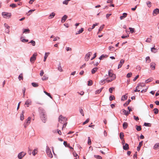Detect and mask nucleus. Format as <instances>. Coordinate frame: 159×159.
<instances>
[{"mask_svg": "<svg viewBox=\"0 0 159 159\" xmlns=\"http://www.w3.org/2000/svg\"><path fill=\"white\" fill-rule=\"evenodd\" d=\"M93 84L92 81V80H89L88 81V85L91 86Z\"/></svg>", "mask_w": 159, "mask_h": 159, "instance_id": "nucleus-53", "label": "nucleus"}, {"mask_svg": "<svg viewBox=\"0 0 159 159\" xmlns=\"http://www.w3.org/2000/svg\"><path fill=\"white\" fill-rule=\"evenodd\" d=\"M108 77L112 78V80H115L116 78L115 75L113 73L112 71L111 70L108 71Z\"/></svg>", "mask_w": 159, "mask_h": 159, "instance_id": "nucleus-2", "label": "nucleus"}, {"mask_svg": "<svg viewBox=\"0 0 159 159\" xmlns=\"http://www.w3.org/2000/svg\"><path fill=\"white\" fill-rule=\"evenodd\" d=\"M103 88H101L100 89H99L96 91L95 92V93L96 94H98L99 93L102 91Z\"/></svg>", "mask_w": 159, "mask_h": 159, "instance_id": "nucleus-29", "label": "nucleus"}, {"mask_svg": "<svg viewBox=\"0 0 159 159\" xmlns=\"http://www.w3.org/2000/svg\"><path fill=\"white\" fill-rule=\"evenodd\" d=\"M66 49L67 51L72 50V49L69 47H66Z\"/></svg>", "mask_w": 159, "mask_h": 159, "instance_id": "nucleus-61", "label": "nucleus"}, {"mask_svg": "<svg viewBox=\"0 0 159 159\" xmlns=\"http://www.w3.org/2000/svg\"><path fill=\"white\" fill-rule=\"evenodd\" d=\"M89 119H87L83 123V125H85L88 123L89 121Z\"/></svg>", "mask_w": 159, "mask_h": 159, "instance_id": "nucleus-57", "label": "nucleus"}, {"mask_svg": "<svg viewBox=\"0 0 159 159\" xmlns=\"http://www.w3.org/2000/svg\"><path fill=\"white\" fill-rule=\"evenodd\" d=\"M4 25L5 27H6L7 29V30H6V31L7 32H9V30L8 29H9L10 27L8 26V25L6 24H5Z\"/></svg>", "mask_w": 159, "mask_h": 159, "instance_id": "nucleus-32", "label": "nucleus"}, {"mask_svg": "<svg viewBox=\"0 0 159 159\" xmlns=\"http://www.w3.org/2000/svg\"><path fill=\"white\" fill-rule=\"evenodd\" d=\"M155 45L154 47L151 48V51L152 52L156 53L157 52V49L155 48Z\"/></svg>", "mask_w": 159, "mask_h": 159, "instance_id": "nucleus-19", "label": "nucleus"}, {"mask_svg": "<svg viewBox=\"0 0 159 159\" xmlns=\"http://www.w3.org/2000/svg\"><path fill=\"white\" fill-rule=\"evenodd\" d=\"M98 68L97 67L94 68L91 70V72L92 74L95 73L97 70Z\"/></svg>", "mask_w": 159, "mask_h": 159, "instance_id": "nucleus-24", "label": "nucleus"}, {"mask_svg": "<svg viewBox=\"0 0 159 159\" xmlns=\"http://www.w3.org/2000/svg\"><path fill=\"white\" fill-rule=\"evenodd\" d=\"M125 62V60L123 59H121L118 65V68L119 69L122 66V65L123 64V63H124Z\"/></svg>", "mask_w": 159, "mask_h": 159, "instance_id": "nucleus-11", "label": "nucleus"}, {"mask_svg": "<svg viewBox=\"0 0 159 159\" xmlns=\"http://www.w3.org/2000/svg\"><path fill=\"white\" fill-rule=\"evenodd\" d=\"M114 89V88H113V87L110 88H109V91L110 93H112L113 89Z\"/></svg>", "mask_w": 159, "mask_h": 159, "instance_id": "nucleus-54", "label": "nucleus"}, {"mask_svg": "<svg viewBox=\"0 0 159 159\" xmlns=\"http://www.w3.org/2000/svg\"><path fill=\"white\" fill-rule=\"evenodd\" d=\"M37 151V149H35L34 150L33 152H32V154L34 156L37 153V152H36V151Z\"/></svg>", "mask_w": 159, "mask_h": 159, "instance_id": "nucleus-47", "label": "nucleus"}, {"mask_svg": "<svg viewBox=\"0 0 159 159\" xmlns=\"http://www.w3.org/2000/svg\"><path fill=\"white\" fill-rule=\"evenodd\" d=\"M80 113L83 116H84V114L83 110L82 109H80L79 110Z\"/></svg>", "mask_w": 159, "mask_h": 159, "instance_id": "nucleus-36", "label": "nucleus"}, {"mask_svg": "<svg viewBox=\"0 0 159 159\" xmlns=\"http://www.w3.org/2000/svg\"><path fill=\"white\" fill-rule=\"evenodd\" d=\"M158 148H159V143H157L154 146V149L156 150Z\"/></svg>", "mask_w": 159, "mask_h": 159, "instance_id": "nucleus-21", "label": "nucleus"}, {"mask_svg": "<svg viewBox=\"0 0 159 159\" xmlns=\"http://www.w3.org/2000/svg\"><path fill=\"white\" fill-rule=\"evenodd\" d=\"M104 25H103L101 26V27H100V28L99 29V30H98V33L100 31H102V30L104 28Z\"/></svg>", "mask_w": 159, "mask_h": 159, "instance_id": "nucleus-33", "label": "nucleus"}, {"mask_svg": "<svg viewBox=\"0 0 159 159\" xmlns=\"http://www.w3.org/2000/svg\"><path fill=\"white\" fill-rule=\"evenodd\" d=\"M30 43H32V45L33 46H34L35 45V42L34 40H31L30 42Z\"/></svg>", "mask_w": 159, "mask_h": 159, "instance_id": "nucleus-56", "label": "nucleus"}, {"mask_svg": "<svg viewBox=\"0 0 159 159\" xmlns=\"http://www.w3.org/2000/svg\"><path fill=\"white\" fill-rule=\"evenodd\" d=\"M98 25V23H96L95 24H93V25L92 26L91 29H93L95 26Z\"/></svg>", "mask_w": 159, "mask_h": 159, "instance_id": "nucleus-51", "label": "nucleus"}, {"mask_svg": "<svg viewBox=\"0 0 159 159\" xmlns=\"http://www.w3.org/2000/svg\"><path fill=\"white\" fill-rule=\"evenodd\" d=\"M88 143L89 145H90L91 144V140L89 137H88Z\"/></svg>", "mask_w": 159, "mask_h": 159, "instance_id": "nucleus-46", "label": "nucleus"}, {"mask_svg": "<svg viewBox=\"0 0 159 159\" xmlns=\"http://www.w3.org/2000/svg\"><path fill=\"white\" fill-rule=\"evenodd\" d=\"M24 111H22L21 113V114L20 116V119L22 121L23 120L24 118Z\"/></svg>", "mask_w": 159, "mask_h": 159, "instance_id": "nucleus-17", "label": "nucleus"}, {"mask_svg": "<svg viewBox=\"0 0 159 159\" xmlns=\"http://www.w3.org/2000/svg\"><path fill=\"white\" fill-rule=\"evenodd\" d=\"M41 117L43 121L45 123L46 119V115H45V113L44 112H43L41 114Z\"/></svg>", "mask_w": 159, "mask_h": 159, "instance_id": "nucleus-4", "label": "nucleus"}, {"mask_svg": "<svg viewBox=\"0 0 159 159\" xmlns=\"http://www.w3.org/2000/svg\"><path fill=\"white\" fill-rule=\"evenodd\" d=\"M67 18V16L66 15H64L61 18V22L62 23H64L65 21Z\"/></svg>", "mask_w": 159, "mask_h": 159, "instance_id": "nucleus-14", "label": "nucleus"}, {"mask_svg": "<svg viewBox=\"0 0 159 159\" xmlns=\"http://www.w3.org/2000/svg\"><path fill=\"white\" fill-rule=\"evenodd\" d=\"M128 126V123L126 122H124L123 125V126L124 129H125L127 128Z\"/></svg>", "mask_w": 159, "mask_h": 159, "instance_id": "nucleus-25", "label": "nucleus"}, {"mask_svg": "<svg viewBox=\"0 0 159 159\" xmlns=\"http://www.w3.org/2000/svg\"><path fill=\"white\" fill-rule=\"evenodd\" d=\"M146 61L148 63H149L151 61V60L149 57H147L146 58Z\"/></svg>", "mask_w": 159, "mask_h": 159, "instance_id": "nucleus-35", "label": "nucleus"}, {"mask_svg": "<svg viewBox=\"0 0 159 159\" xmlns=\"http://www.w3.org/2000/svg\"><path fill=\"white\" fill-rule=\"evenodd\" d=\"M31 100L30 99H28L25 102V104L26 105H31ZM28 107H29V106H27Z\"/></svg>", "mask_w": 159, "mask_h": 159, "instance_id": "nucleus-15", "label": "nucleus"}, {"mask_svg": "<svg viewBox=\"0 0 159 159\" xmlns=\"http://www.w3.org/2000/svg\"><path fill=\"white\" fill-rule=\"evenodd\" d=\"M114 48L112 46H110L109 47V49L111 51H113L114 50Z\"/></svg>", "mask_w": 159, "mask_h": 159, "instance_id": "nucleus-48", "label": "nucleus"}, {"mask_svg": "<svg viewBox=\"0 0 159 159\" xmlns=\"http://www.w3.org/2000/svg\"><path fill=\"white\" fill-rule=\"evenodd\" d=\"M139 77V75H137V76H136L135 78L133 80L134 81H135Z\"/></svg>", "mask_w": 159, "mask_h": 159, "instance_id": "nucleus-64", "label": "nucleus"}, {"mask_svg": "<svg viewBox=\"0 0 159 159\" xmlns=\"http://www.w3.org/2000/svg\"><path fill=\"white\" fill-rule=\"evenodd\" d=\"M31 117H28L27 119L26 120V122L24 123V126L25 128H26L30 123L31 120Z\"/></svg>", "mask_w": 159, "mask_h": 159, "instance_id": "nucleus-6", "label": "nucleus"}, {"mask_svg": "<svg viewBox=\"0 0 159 159\" xmlns=\"http://www.w3.org/2000/svg\"><path fill=\"white\" fill-rule=\"evenodd\" d=\"M159 12V10L157 8H156L154 10L153 15V16H155Z\"/></svg>", "mask_w": 159, "mask_h": 159, "instance_id": "nucleus-12", "label": "nucleus"}, {"mask_svg": "<svg viewBox=\"0 0 159 159\" xmlns=\"http://www.w3.org/2000/svg\"><path fill=\"white\" fill-rule=\"evenodd\" d=\"M105 77L106 78L105 81L107 83L110 82L114 80H112V78H109V77H108V76L107 75L106 76H105Z\"/></svg>", "mask_w": 159, "mask_h": 159, "instance_id": "nucleus-10", "label": "nucleus"}, {"mask_svg": "<svg viewBox=\"0 0 159 159\" xmlns=\"http://www.w3.org/2000/svg\"><path fill=\"white\" fill-rule=\"evenodd\" d=\"M132 75V73H128L127 74V77H128V78H129V77H130L131 75Z\"/></svg>", "mask_w": 159, "mask_h": 159, "instance_id": "nucleus-55", "label": "nucleus"}, {"mask_svg": "<svg viewBox=\"0 0 159 159\" xmlns=\"http://www.w3.org/2000/svg\"><path fill=\"white\" fill-rule=\"evenodd\" d=\"M32 85L33 87H37L38 86V84L36 83H32Z\"/></svg>", "mask_w": 159, "mask_h": 159, "instance_id": "nucleus-41", "label": "nucleus"}, {"mask_svg": "<svg viewBox=\"0 0 159 159\" xmlns=\"http://www.w3.org/2000/svg\"><path fill=\"white\" fill-rule=\"evenodd\" d=\"M127 14L126 13H124L123 14L122 16H120V18L121 20L123 19L124 18L126 17L127 16Z\"/></svg>", "mask_w": 159, "mask_h": 159, "instance_id": "nucleus-18", "label": "nucleus"}, {"mask_svg": "<svg viewBox=\"0 0 159 159\" xmlns=\"http://www.w3.org/2000/svg\"><path fill=\"white\" fill-rule=\"evenodd\" d=\"M84 29L83 28H81L80 30H79L76 33V34H79L81 33H82L84 31Z\"/></svg>", "mask_w": 159, "mask_h": 159, "instance_id": "nucleus-23", "label": "nucleus"}, {"mask_svg": "<svg viewBox=\"0 0 159 159\" xmlns=\"http://www.w3.org/2000/svg\"><path fill=\"white\" fill-rule=\"evenodd\" d=\"M26 153L22 152L19 153L18 155V157L19 159H22L25 155Z\"/></svg>", "mask_w": 159, "mask_h": 159, "instance_id": "nucleus-8", "label": "nucleus"}, {"mask_svg": "<svg viewBox=\"0 0 159 159\" xmlns=\"http://www.w3.org/2000/svg\"><path fill=\"white\" fill-rule=\"evenodd\" d=\"M10 7H11L12 8H14L16 7V4L12 3L10 5Z\"/></svg>", "mask_w": 159, "mask_h": 159, "instance_id": "nucleus-45", "label": "nucleus"}, {"mask_svg": "<svg viewBox=\"0 0 159 159\" xmlns=\"http://www.w3.org/2000/svg\"><path fill=\"white\" fill-rule=\"evenodd\" d=\"M131 102V100L130 99H129V100L127 101V102H125L124 104V106H127L129 104V102Z\"/></svg>", "mask_w": 159, "mask_h": 159, "instance_id": "nucleus-37", "label": "nucleus"}, {"mask_svg": "<svg viewBox=\"0 0 159 159\" xmlns=\"http://www.w3.org/2000/svg\"><path fill=\"white\" fill-rule=\"evenodd\" d=\"M129 30L130 32L132 33L134 32V28L129 27Z\"/></svg>", "mask_w": 159, "mask_h": 159, "instance_id": "nucleus-38", "label": "nucleus"}, {"mask_svg": "<svg viewBox=\"0 0 159 159\" xmlns=\"http://www.w3.org/2000/svg\"><path fill=\"white\" fill-rule=\"evenodd\" d=\"M105 57V56L104 55H102L99 58V59L101 60L102 59V58H104Z\"/></svg>", "mask_w": 159, "mask_h": 159, "instance_id": "nucleus-63", "label": "nucleus"}, {"mask_svg": "<svg viewBox=\"0 0 159 159\" xmlns=\"http://www.w3.org/2000/svg\"><path fill=\"white\" fill-rule=\"evenodd\" d=\"M155 65L156 64L155 63L153 62L151 63L150 65L151 68L153 70H154L155 68Z\"/></svg>", "mask_w": 159, "mask_h": 159, "instance_id": "nucleus-16", "label": "nucleus"}, {"mask_svg": "<svg viewBox=\"0 0 159 159\" xmlns=\"http://www.w3.org/2000/svg\"><path fill=\"white\" fill-rule=\"evenodd\" d=\"M58 70L60 72H62L63 71L61 67V66H60V64L59 66L58 67Z\"/></svg>", "mask_w": 159, "mask_h": 159, "instance_id": "nucleus-42", "label": "nucleus"}, {"mask_svg": "<svg viewBox=\"0 0 159 159\" xmlns=\"http://www.w3.org/2000/svg\"><path fill=\"white\" fill-rule=\"evenodd\" d=\"M64 145L68 147L69 146L67 142L66 141H64L63 143Z\"/></svg>", "mask_w": 159, "mask_h": 159, "instance_id": "nucleus-58", "label": "nucleus"}, {"mask_svg": "<svg viewBox=\"0 0 159 159\" xmlns=\"http://www.w3.org/2000/svg\"><path fill=\"white\" fill-rule=\"evenodd\" d=\"M2 15L3 16V17L5 18H9L11 15V13L5 12H2Z\"/></svg>", "mask_w": 159, "mask_h": 159, "instance_id": "nucleus-5", "label": "nucleus"}, {"mask_svg": "<svg viewBox=\"0 0 159 159\" xmlns=\"http://www.w3.org/2000/svg\"><path fill=\"white\" fill-rule=\"evenodd\" d=\"M152 41V39H151L150 38H148L147 39L146 41L148 43H150Z\"/></svg>", "mask_w": 159, "mask_h": 159, "instance_id": "nucleus-59", "label": "nucleus"}, {"mask_svg": "<svg viewBox=\"0 0 159 159\" xmlns=\"http://www.w3.org/2000/svg\"><path fill=\"white\" fill-rule=\"evenodd\" d=\"M114 96H110L109 97V99L110 101H111L112 100L114 99Z\"/></svg>", "mask_w": 159, "mask_h": 159, "instance_id": "nucleus-60", "label": "nucleus"}, {"mask_svg": "<svg viewBox=\"0 0 159 159\" xmlns=\"http://www.w3.org/2000/svg\"><path fill=\"white\" fill-rule=\"evenodd\" d=\"M127 98V96L126 95H125L122 97L121 100L122 101H124V100H126Z\"/></svg>", "mask_w": 159, "mask_h": 159, "instance_id": "nucleus-22", "label": "nucleus"}, {"mask_svg": "<svg viewBox=\"0 0 159 159\" xmlns=\"http://www.w3.org/2000/svg\"><path fill=\"white\" fill-rule=\"evenodd\" d=\"M147 4L148 7H150L151 6V3L150 1H148L147 2Z\"/></svg>", "mask_w": 159, "mask_h": 159, "instance_id": "nucleus-40", "label": "nucleus"}, {"mask_svg": "<svg viewBox=\"0 0 159 159\" xmlns=\"http://www.w3.org/2000/svg\"><path fill=\"white\" fill-rule=\"evenodd\" d=\"M92 54V52H89L88 53H87L85 55V60L86 61H88L89 60V59L90 58V56Z\"/></svg>", "mask_w": 159, "mask_h": 159, "instance_id": "nucleus-9", "label": "nucleus"}, {"mask_svg": "<svg viewBox=\"0 0 159 159\" xmlns=\"http://www.w3.org/2000/svg\"><path fill=\"white\" fill-rule=\"evenodd\" d=\"M144 125L146 126L150 127V126H151V124L150 123H144Z\"/></svg>", "mask_w": 159, "mask_h": 159, "instance_id": "nucleus-49", "label": "nucleus"}, {"mask_svg": "<svg viewBox=\"0 0 159 159\" xmlns=\"http://www.w3.org/2000/svg\"><path fill=\"white\" fill-rule=\"evenodd\" d=\"M55 14L54 12H52L51 14L49 16V19H52L55 16Z\"/></svg>", "mask_w": 159, "mask_h": 159, "instance_id": "nucleus-26", "label": "nucleus"}, {"mask_svg": "<svg viewBox=\"0 0 159 159\" xmlns=\"http://www.w3.org/2000/svg\"><path fill=\"white\" fill-rule=\"evenodd\" d=\"M46 152L48 157L50 158H52L53 157L52 155L51 152V150L49 147H47Z\"/></svg>", "mask_w": 159, "mask_h": 159, "instance_id": "nucleus-1", "label": "nucleus"}, {"mask_svg": "<svg viewBox=\"0 0 159 159\" xmlns=\"http://www.w3.org/2000/svg\"><path fill=\"white\" fill-rule=\"evenodd\" d=\"M143 141H141V142H140L139 143V146H138V147L137 148V151H139L141 147V146L143 145Z\"/></svg>", "mask_w": 159, "mask_h": 159, "instance_id": "nucleus-20", "label": "nucleus"}, {"mask_svg": "<svg viewBox=\"0 0 159 159\" xmlns=\"http://www.w3.org/2000/svg\"><path fill=\"white\" fill-rule=\"evenodd\" d=\"M23 74L22 73H21L18 77V79L20 80H21L23 79V77L22 76Z\"/></svg>", "mask_w": 159, "mask_h": 159, "instance_id": "nucleus-34", "label": "nucleus"}, {"mask_svg": "<svg viewBox=\"0 0 159 159\" xmlns=\"http://www.w3.org/2000/svg\"><path fill=\"white\" fill-rule=\"evenodd\" d=\"M153 111H154V113L155 114H157L158 112V110L157 108H155L153 109Z\"/></svg>", "mask_w": 159, "mask_h": 159, "instance_id": "nucleus-44", "label": "nucleus"}, {"mask_svg": "<svg viewBox=\"0 0 159 159\" xmlns=\"http://www.w3.org/2000/svg\"><path fill=\"white\" fill-rule=\"evenodd\" d=\"M152 79L150 78V79H149L146 80V81H145V83H148L149 82H151L152 81Z\"/></svg>", "mask_w": 159, "mask_h": 159, "instance_id": "nucleus-52", "label": "nucleus"}, {"mask_svg": "<svg viewBox=\"0 0 159 159\" xmlns=\"http://www.w3.org/2000/svg\"><path fill=\"white\" fill-rule=\"evenodd\" d=\"M70 0H65L63 2V3L64 4L67 5L68 3V2Z\"/></svg>", "mask_w": 159, "mask_h": 159, "instance_id": "nucleus-39", "label": "nucleus"}, {"mask_svg": "<svg viewBox=\"0 0 159 159\" xmlns=\"http://www.w3.org/2000/svg\"><path fill=\"white\" fill-rule=\"evenodd\" d=\"M124 133L123 132H120V138L121 139H123L124 137Z\"/></svg>", "mask_w": 159, "mask_h": 159, "instance_id": "nucleus-27", "label": "nucleus"}, {"mask_svg": "<svg viewBox=\"0 0 159 159\" xmlns=\"http://www.w3.org/2000/svg\"><path fill=\"white\" fill-rule=\"evenodd\" d=\"M94 157L95 158H96L98 159H102V157L101 156H99V155H95L94 156Z\"/></svg>", "mask_w": 159, "mask_h": 159, "instance_id": "nucleus-43", "label": "nucleus"}, {"mask_svg": "<svg viewBox=\"0 0 159 159\" xmlns=\"http://www.w3.org/2000/svg\"><path fill=\"white\" fill-rule=\"evenodd\" d=\"M121 112L122 113L125 115H126V111L125 109H122L121 110Z\"/></svg>", "mask_w": 159, "mask_h": 159, "instance_id": "nucleus-50", "label": "nucleus"}, {"mask_svg": "<svg viewBox=\"0 0 159 159\" xmlns=\"http://www.w3.org/2000/svg\"><path fill=\"white\" fill-rule=\"evenodd\" d=\"M105 79L104 80H102L100 82V83L102 84H103L105 83Z\"/></svg>", "mask_w": 159, "mask_h": 159, "instance_id": "nucleus-62", "label": "nucleus"}, {"mask_svg": "<svg viewBox=\"0 0 159 159\" xmlns=\"http://www.w3.org/2000/svg\"><path fill=\"white\" fill-rule=\"evenodd\" d=\"M49 54V52H47V53H45V56L44 57V61H45L46 59L47 58V57H48V55Z\"/></svg>", "mask_w": 159, "mask_h": 159, "instance_id": "nucleus-30", "label": "nucleus"}, {"mask_svg": "<svg viewBox=\"0 0 159 159\" xmlns=\"http://www.w3.org/2000/svg\"><path fill=\"white\" fill-rule=\"evenodd\" d=\"M66 117H64L62 115H60L59 117V121L61 123H62V122L63 121H66Z\"/></svg>", "mask_w": 159, "mask_h": 159, "instance_id": "nucleus-7", "label": "nucleus"}, {"mask_svg": "<svg viewBox=\"0 0 159 159\" xmlns=\"http://www.w3.org/2000/svg\"><path fill=\"white\" fill-rule=\"evenodd\" d=\"M30 32V30L29 29H23V33H29Z\"/></svg>", "mask_w": 159, "mask_h": 159, "instance_id": "nucleus-28", "label": "nucleus"}, {"mask_svg": "<svg viewBox=\"0 0 159 159\" xmlns=\"http://www.w3.org/2000/svg\"><path fill=\"white\" fill-rule=\"evenodd\" d=\"M37 56L36 53H34L30 58V61L31 63H33L36 59V57Z\"/></svg>", "mask_w": 159, "mask_h": 159, "instance_id": "nucleus-3", "label": "nucleus"}, {"mask_svg": "<svg viewBox=\"0 0 159 159\" xmlns=\"http://www.w3.org/2000/svg\"><path fill=\"white\" fill-rule=\"evenodd\" d=\"M123 148L125 150H128L129 149V145L127 143H126L125 145H123Z\"/></svg>", "mask_w": 159, "mask_h": 159, "instance_id": "nucleus-13", "label": "nucleus"}, {"mask_svg": "<svg viewBox=\"0 0 159 159\" xmlns=\"http://www.w3.org/2000/svg\"><path fill=\"white\" fill-rule=\"evenodd\" d=\"M136 129L138 131H140L141 130V126L136 125Z\"/></svg>", "mask_w": 159, "mask_h": 159, "instance_id": "nucleus-31", "label": "nucleus"}]
</instances>
